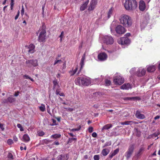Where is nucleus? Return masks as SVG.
I'll return each mask as SVG.
<instances>
[{"label":"nucleus","instance_id":"obj_1","mask_svg":"<svg viewBox=\"0 0 160 160\" xmlns=\"http://www.w3.org/2000/svg\"><path fill=\"white\" fill-rule=\"evenodd\" d=\"M121 23L125 27H129L132 24L131 18L129 16L125 14L121 15L119 18Z\"/></svg>","mask_w":160,"mask_h":160},{"label":"nucleus","instance_id":"obj_2","mask_svg":"<svg viewBox=\"0 0 160 160\" xmlns=\"http://www.w3.org/2000/svg\"><path fill=\"white\" fill-rule=\"evenodd\" d=\"M124 5L127 10L132 11L137 8V3L136 0H125Z\"/></svg>","mask_w":160,"mask_h":160},{"label":"nucleus","instance_id":"obj_3","mask_svg":"<svg viewBox=\"0 0 160 160\" xmlns=\"http://www.w3.org/2000/svg\"><path fill=\"white\" fill-rule=\"evenodd\" d=\"M75 82L77 85L86 86L90 84L91 81L89 78L78 77L75 79Z\"/></svg>","mask_w":160,"mask_h":160},{"label":"nucleus","instance_id":"obj_4","mask_svg":"<svg viewBox=\"0 0 160 160\" xmlns=\"http://www.w3.org/2000/svg\"><path fill=\"white\" fill-rule=\"evenodd\" d=\"M135 149V144H130L128 149L127 151L125 154V156L128 159L130 158L133 153Z\"/></svg>","mask_w":160,"mask_h":160},{"label":"nucleus","instance_id":"obj_5","mask_svg":"<svg viewBox=\"0 0 160 160\" xmlns=\"http://www.w3.org/2000/svg\"><path fill=\"white\" fill-rule=\"evenodd\" d=\"M46 31L45 29H43L41 31L38 38V41L40 42H44L46 38Z\"/></svg>","mask_w":160,"mask_h":160},{"label":"nucleus","instance_id":"obj_6","mask_svg":"<svg viewBox=\"0 0 160 160\" xmlns=\"http://www.w3.org/2000/svg\"><path fill=\"white\" fill-rule=\"evenodd\" d=\"M113 82L116 85H121L124 82V79L122 76L117 75L114 77Z\"/></svg>","mask_w":160,"mask_h":160},{"label":"nucleus","instance_id":"obj_7","mask_svg":"<svg viewBox=\"0 0 160 160\" xmlns=\"http://www.w3.org/2000/svg\"><path fill=\"white\" fill-rule=\"evenodd\" d=\"M130 42V40L127 37L121 38L118 40V43L121 45L128 44Z\"/></svg>","mask_w":160,"mask_h":160},{"label":"nucleus","instance_id":"obj_8","mask_svg":"<svg viewBox=\"0 0 160 160\" xmlns=\"http://www.w3.org/2000/svg\"><path fill=\"white\" fill-rule=\"evenodd\" d=\"M103 42L107 44H112L113 43V39L111 36L106 35L103 38Z\"/></svg>","mask_w":160,"mask_h":160},{"label":"nucleus","instance_id":"obj_9","mask_svg":"<svg viewBox=\"0 0 160 160\" xmlns=\"http://www.w3.org/2000/svg\"><path fill=\"white\" fill-rule=\"evenodd\" d=\"M26 63L28 64V67H36L38 65V60L36 59H31L27 60Z\"/></svg>","mask_w":160,"mask_h":160},{"label":"nucleus","instance_id":"obj_10","mask_svg":"<svg viewBox=\"0 0 160 160\" xmlns=\"http://www.w3.org/2000/svg\"><path fill=\"white\" fill-rule=\"evenodd\" d=\"M116 32L119 34H122L126 32L125 28L121 25L118 26L116 28Z\"/></svg>","mask_w":160,"mask_h":160},{"label":"nucleus","instance_id":"obj_11","mask_svg":"<svg viewBox=\"0 0 160 160\" xmlns=\"http://www.w3.org/2000/svg\"><path fill=\"white\" fill-rule=\"evenodd\" d=\"M145 148L143 145L140 146V148L135 153V156L137 158H139L145 150Z\"/></svg>","mask_w":160,"mask_h":160},{"label":"nucleus","instance_id":"obj_12","mask_svg":"<svg viewBox=\"0 0 160 160\" xmlns=\"http://www.w3.org/2000/svg\"><path fill=\"white\" fill-rule=\"evenodd\" d=\"M150 18L149 17H146L143 18L141 23V26L142 28H145L149 23Z\"/></svg>","mask_w":160,"mask_h":160},{"label":"nucleus","instance_id":"obj_13","mask_svg":"<svg viewBox=\"0 0 160 160\" xmlns=\"http://www.w3.org/2000/svg\"><path fill=\"white\" fill-rule=\"evenodd\" d=\"M146 70L144 68H139L136 72V75L138 77H142L145 75Z\"/></svg>","mask_w":160,"mask_h":160},{"label":"nucleus","instance_id":"obj_14","mask_svg":"<svg viewBox=\"0 0 160 160\" xmlns=\"http://www.w3.org/2000/svg\"><path fill=\"white\" fill-rule=\"evenodd\" d=\"M97 3V0H92L89 6L88 10L92 11L94 10Z\"/></svg>","mask_w":160,"mask_h":160},{"label":"nucleus","instance_id":"obj_15","mask_svg":"<svg viewBox=\"0 0 160 160\" xmlns=\"http://www.w3.org/2000/svg\"><path fill=\"white\" fill-rule=\"evenodd\" d=\"M107 57V55L104 52L101 53L98 55V59L101 61H103L106 60Z\"/></svg>","mask_w":160,"mask_h":160},{"label":"nucleus","instance_id":"obj_16","mask_svg":"<svg viewBox=\"0 0 160 160\" xmlns=\"http://www.w3.org/2000/svg\"><path fill=\"white\" fill-rule=\"evenodd\" d=\"M68 158V156L67 154H62L57 157V160H67Z\"/></svg>","mask_w":160,"mask_h":160},{"label":"nucleus","instance_id":"obj_17","mask_svg":"<svg viewBox=\"0 0 160 160\" xmlns=\"http://www.w3.org/2000/svg\"><path fill=\"white\" fill-rule=\"evenodd\" d=\"M132 88V85L129 83H125L121 86V89H122L128 90L131 89Z\"/></svg>","mask_w":160,"mask_h":160},{"label":"nucleus","instance_id":"obj_18","mask_svg":"<svg viewBox=\"0 0 160 160\" xmlns=\"http://www.w3.org/2000/svg\"><path fill=\"white\" fill-rule=\"evenodd\" d=\"M89 2V0H87L83 2L80 7V10L81 11H84L87 7V5Z\"/></svg>","mask_w":160,"mask_h":160},{"label":"nucleus","instance_id":"obj_19","mask_svg":"<svg viewBox=\"0 0 160 160\" xmlns=\"http://www.w3.org/2000/svg\"><path fill=\"white\" fill-rule=\"evenodd\" d=\"M135 116L137 118L140 119H144L145 118V116L143 114H141L140 112L138 111H136Z\"/></svg>","mask_w":160,"mask_h":160},{"label":"nucleus","instance_id":"obj_20","mask_svg":"<svg viewBox=\"0 0 160 160\" xmlns=\"http://www.w3.org/2000/svg\"><path fill=\"white\" fill-rule=\"evenodd\" d=\"M35 46L33 44H30L28 47V51L30 53H33L34 52Z\"/></svg>","mask_w":160,"mask_h":160},{"label":"nucleus","instance_id":"obj_21","mask_svg":"<svg viewBox=\"0 0 160 160\" xmlns=\"http://www.w3.org/2000/svg\"><path fill=\"white\" fill-rule=\"evenodd\" d=\"M146 8L145 3L143 1H141L139 2V8L140 10L143 11Z\"/></svg>","mask_w":160,"mask_h":160},{"label":"nucleus","instance_id":"obj_22","mask_svg":"<svg viewBox=\"0 0 160 160\" xmlns=\"http://www.w3.org/2000/svg\"><path fill=\"white\" fill-rule=\"evenodd\" d=\"M125 100H140V98L139 97H125L124 98Z\"/></svg>","mask_w":160,"mask_h":160},{"label":"nucleus","instance_id":"obj_23","mask_svg":"<svg viewBox=\"0 0 160 160\" xmlns=\"http://www.w3.org/2000/svg\"><path fill=\"white\" fill-rule=\"evenodd\" d=\"M85 59V54H84L82 57V58L81 59L80 63V65L81 66L80 69H81L82 68L84 65V63Z\"/></svg>","mask_w":160,"mask_h":160},{"label":"nucleus","instance_id":"obj_24","mask_svg":"<svg viewBox=\"0 0 160 160\" xmlns=\"http://www.w3.org/2000/svg\"><path fill=\"white\" fill-rule=\"evenodd\" d=\"M112 127V125L111 124H107L104 125L102 129V131L104 132L105 130H108Z\"/></svg>","mask_w":160,"mask_h":160},{"label":"nucleus","instance_id":"obj_25","mask_svg":"<svg viewBox=\"0 0 160 160\" xmlns=\"http://www.w3.org/2000/svg\"><path fill=\"white\" fill-rule=\"evenodd\" d=\"M155 70V67L154 65L149 66L147 68V71L149 72H152Z\"/></svg>","mask_w":160,"mask_h":160},{"label":"nucleus","instance_id":"obj_26","mask_svg":"<svg viewBox=\"0 0 160 160\" xmlns=\"http://www.w3.org/2000/svg\"><path fill=\"white\" fill-rule=\"evenodd\" d=\"M109 152V150L107 148L103 149L101 152V154L104 156H107Z\"/></svg>","mask_w":160,"mask_h":160},{"label":"nucleus","instance_id":"obj_27","mask_svg":"<svg viewBox=\"0 0 160 160\" xmlns=\"http://www.w3.org/2000/svg\"><path fill=\"white\" fill-rule=\"evenodd\" d=\"M23 140L25 142H28L30 140V138L27 134H24L23 136Z\"/></svg>","mask_w":160,"mask_h":160},{"label":"nucleus","instance_id":"obj_28","mask_svg":"<svg viewBox=\"0 0 160 160\" xmlns=\"http://www.w3.org/2000/svg\"><path fill=\"white\" fill-rule=\"evenodd\" d=\"M134 123V122L132 121H127L122 122L121 124L122 125H132Z\"/></svg>","mask_w":160,"mask_h":160},{"label":"nucleus","instance_id":"obj_29","mask_svg":"<svg viewBox=\"0 0 160 160\" xmlns=\"http://www.w3.org/2000/svg\"><path fill=\"white\" fill-rule=\"evenodd\" d=\"M61 137V135L60 134H55L51 135V138L57 139L60 138Z\"/></svg>","mask_w":160,"mask_h":160},{"label":"nucleus","instance_id":"obj_30","mask_svg":"<svg viewBox=\"0 0 160 160\" xmlns=\"http://www.w3.org/2000/svg\"><path fill=\"white\" fill-rule=\"evenodd\" d=\"M113 12V10L112 8H111L108 11V18H109L112 15V13Z\"/></svg>","mask_w":160,"mask_h":160},{"label":"nucleus","instance_id":"obj_31","mask_svg":"<svg viewBox=\"0 0 160 160\" xmlns=\"http://www.w3.org/2000/svg\"><path fill=\"white\" fill-rule=\"evenodd\" d=\"M77 140V138H69L68 141V143L70 144L73 141H76Z\"/></svg>","mask_w":160,"mask_h":160},{"label":"nucleus","instance_id":"obj_32","mask_svg":"<svg viewBox=\"0 0 160 160\" xmlns=\"http://www.w3.org/2000/svg\"><path fill=\"white\" fill-rule=\"evenodd\" d=\"M56 94L57 95H59L61 96H64L65 95L63 92H60L59 89H57L56 90Z\"/></svg>","mask_w":160,"mask_h":160},{"label":"nucleus","instance_id":"obj_33","mask_svg":"<svg viewBox=\"0 0 160 160\" xmlns=\"http://www.w3.org/2000/svg\"><path fill=\"white\" fill-rule=\"evenodd\" d=\"M51 142V141L47 139H43L42 140L41 143L42 144H48L50 142Z\"/></svg>","mask_w":160,"mask_h":160},{"label":"nucleus","instance_id":"obj_34","mask_svg":"<svg viewBox=\"0 0 160 160\" xmlns=\"http://www.w3.org/2000/svg\"><path fill=\"white\" fill-rule=\"evenodd\" d=\"M39 108L40 110L42 112H44L45 110V107L44 105L43 104H42L41 106L39 107Z\"/></svg>","mask_w":160,"mask_h":160},{"label":"nucleus","instance_id":"obj_35","mask_svg":"<svg viewBox=\"0 0 160 160\" xmlns=\"http://www.w3.org/2000/svg\"><path fill=\"white\" fill-rule=\"evenodd\" d=\"M8 158L9 160H12L14 159L13 156L10 152H9L8 153Z\"/></svg>","mask_w":160,"mask_h":160},{"label":"nucleus","instance_id":"obj_36","mask_svg":"<svg viewBox=\"0 0 160 160\" xmlns=\"http://www.w3.org/2000/svg\"><path fill=\"white\" fill-rule=\"evenodd\" d=\"M15 100V99L12 97H9L8 98V102H12Z\"/></svg>","mask_w":160,"mask_h":160},{"label":"nucleus","instance_id":"obj_37","mask_svg":"<svg viewBox=\"0 0 160 160\" xmlns=\"http://www.w3.org/2000/svg\"><path fill=\"white\" fill-rule=\"evenodd\" d=\"M136 68H132L130 71V72L132 74H135L136 75V72H135Z\"/></svg>","mask_w":160,"mask_h":160},{"label":"nucleus","instance_id":"obj_38","mask_svg":"<svg viewBox=\"0 0 160 160\" xmlns=\"http://www.w3.org/2000/svg\"><path fill=\"white\" fill-rule=\"evenodd\" d=\"M53 83L54 85L53 88H55L57 86H58L57 81L56 80H54Z\"/></svg>","mask_w":160,"mask_h":160},{"label":"nucleus","instance_id":"obj_39","mask_svg":"<svg viewBox=\"0 0 160 160\" xmlns=\"http://www.w3.org/2000/svg\"><path fill=\"white\" fill-rule=\"evenodd\" d=\"M38 133V135L40 136H42L45 134V133L42 131H39Z\"/></svg>","mask_w":160,"mask_h":160},{"label":"nucleus","instance_id":"obj_40","mask_svg":"<svg viewBox=\"0 0 160 160\" xmlns=\"http://www.w3.org/2000/svg\"><path fill=\"white\" fill-rule=\"evenodd\" d=\"M94 160H99L100 159V156L99 155H95L93 157Z\"/></svg>","mask_w":160,"mask_h":160},{"label":"nucleus","instance_id":"obj_41","mask_svg":"<svg viewBox=\"0 0 160 160\" xmlns=\"http://www.w3.org/2000/svg\"><path fill=\"white\" fill-rule=\"evenodd\" d=\"M17 127L20 128V130L21 131H23L24 130L23 129L21 125L20 124H18L17 125Z\"/></svg>","mask_w":160,"mask_h":160},{"label":"nucleus","instance_id":"obj_42","mask_svg":"<svg viewBox=\"0 0 160 160\" xmlns=\"http://www.w3.org/2000/svg\"><path fill=\"white\" fill-rule=\"evenodd\" d=\"M61 62L62 61L61 60H57V58H56V60L55 61L54 65H55L58 63H61Z\"/></svg>","mask_w":160,"mask_h":160},{"label":"nucleus","instance_id":"obj_43","mask_svg":"<svg viewBox=\"0 0 160 160\" xmlns=\"http://www.w3.org/2000/svg\"><path fill=\"white\" fill-rule=\"evenodd\" d=\"M81 126H79V127L78 128L72 129H71V131H72V132L78 131L80 130V129H81Z\"/></svg>","mask_w":160,"mask_h":160},{"label":"nucleus","instance_id":"obj_44","mask_svg":"<svg viewBox=\"0 0 160 160\" xmlns=\"http://www.w3.org/2000/svg\"><path fill=\"white\" fill-rule=\"evenodd\" d=\"M105 84L107 86L111 84V81L110 80L107 79L105 80Z\"/></svg>","mask_w":160,"mask_h":160},{"label":"nucleus","instance_id":"obj_45","mask_svg":"<svg viewBox=\"0 0 160 160\" xmlns=\"http://www.w3.org/2000/svg\"><path fill=\"white\" fill-rule=\"evenodd\" d=\"M12 140L11 139H9L7 140V143L9 145H11L13 143Z\"/></svg>","mask_w":160,"mask_h":160},{"label":"nucleus","instance_id":"obj_46","mask_svg":"<svg viewBox=\"0 0 160 160\" xmlns=\"http://www.w3.org/2000/svg\"><path fill=\"white\" fill-rule=\"evenodd\" d=\"M111 144V143L110 142H107L103 146V147H107L108 146H109Z\"/></svg>","mask_w":160,"mask_h":160},{"label":"nucleus","instance_id":"obj_47","mask_svg":"<svg viewBox=\"0 0 160 160\" xmlns=\"http://www.w3.org/2000/svg\"><path fill=\"white\" fill-rule=\"evenodd\" d=\"M88 131L90 133H91L93 131V128L92 127H90L88 128Z\"/></svg>","mask_w":160,"mask_h":160},{"label":"nucleus","instance_id":"obj_48","mask_svg":"<svg viewBox=\"0 0 160 160\" xmlns=\"http://www.w3.org/2000/svg\"><path fill=\"white\" fill-rule=\"evenodd\" d=\"M52 121L53 123L51 125V126H54L57 125L56 123V121L55 120L52 119Z\"/></svg>","mask_w":160,"mask_h":160},{"label":"nucleus","instance_id":"obj_49","mask_svg":"<svg viewBox=\"0 0 160 160\" xmlns=\"http://www.w3.org/2000/svg\"><path fill=\"white\" fill-rule=\"evenodd\" d=\"M115 154L113 153L112 152H111L110 153L109 155V158H112L114 156H115Z\"/></svg>","mask_w":160,"mask_h":160},{"label":"nucleus","instance_id":"obj_50","mask_svg":"<svg viewBox=\"0 0 160 160\" xmlns=\"http://www.w3.org/2000/svg\"><path fill=\"white\" fill-rule=\"evenodd\" d=\"M119 150L118 149H117L114 150L113 152H112L113 153L115 154V155H116L119 152Z\"/></svg>","mask_w":160,"mask_h":160},{"label":"nucleus","instance_id":"obj_51","mask_svg":"<svg viewBox=\"0 0 160 160\" xmlns=\"http://www.w3.org/2000/svg\"><path fill=\"white\" fill-rule=\"evenodd\" d=\"M19 13H20V12H19V11H18L17 15L15 17V20H17L18 18V17L19 15Z\"/></svg>","mask_w":160,"mask_h":160},{"label":"nucleus","instance_id":"obj_52","mask_svg":"<svg viewBox=\"0 0 160 160\" xmlns=\"http://www.w3.org/2000/svg\"><path fill=\"white\" fill-rule=\"evenodd\" d=\"M0 128L2 131L4 130V128L3 127V125L2 124L0 123Z\"/></svg>","mask_w":160,"mask_h":160},{"label":"nucleus","instance_id":"obj_53","mask_svg":"<svg viewBox=\"0 0 160 160\" xmlns=\"http://www.w3.org/2000/svg\"><path fill=\"white\" fill-rule=\"evenodd\" d=\"M97 136V134L95 132H93L92 134V137H93L94 138L96 137Z\"/></svg>","mask_w":160,"mask_h":160},{"label":"nucleus","instance_id":"obj_54","mask_svg":"<svg viewBox=\"0 0 160 160\" xmlns=\"http://www.w3.org/2000/svg\"><path fill=\"white\" fill-rule=\"evenodd\" d=\"M13 140L16 142L18 141V139L15 136H13Z\"/></svg>","mask_w":160,"mask_h":160},{"label":"nucleus","instance_id":"obj_55","mask_svg":"<svg viewBox=\"0 0 160 160\" xmlns=\"http://www.w3.org/2000/svg\"><path fill=\"white\" fill-rule=\"evenodd\" d=\"M24 8L23 7V6H22V10H21V14L22 15L24 14Z\"/></svg>","mask_w":160,"mask_h":160},{"label":"nucleus","instance_id":"obj_56","mask_svg":"<svg viewBox=\"0 0 160 160\" xmlns=\"http://www.w3.org/2000/svg\"><path fill=\"white\" fill-rule=\"evenodd\" d=\"M63 35V32H62L61 34V35L59 36V37L61 38L60 41H61L62 40V38Z\"/></svg>","mask_w":160,"mask_h":160},{"label":"nucleus","instance_id":"obj_57","mask_svg":"<svg viewBox=\"0 0 160 160\" xmlns=\"http://www.w3.org/2000/svg\"><path fill=\"white\" fill-rule=\"evenodd\" d=\"M100 93L99 92H98L93 93V95L95 96H98L100 95Z\"/></svg>","mask_w":160,"mask_h":160},{"label":"nucleus","instance_id":"obj_58","mask_svg":"<svg viewBox=\"0 0 160 160\" xmlns=\"http://www.w3.org/2000/svg\"><path fill=\"white\" fill-rule=\"evenodd\" d=\"M69 73L71 76H73L75 74L74 72L72 70L70 71Z\"/></svg>","mask_w":160,"mask_h":160},{"label":"nucleus","instance_id":"obj_59","mask_svg":"<svg viewBox=\"0 0 160 160\" xmlns=\"http://www.w3.org/2000/svg\"><path fill=\"white\" fill-rule=\"evenodd\" d=\"M23 77H24L26 79H29L31 78L30 77L28 76V75H24L23 76Z\"/></svg>","mask_w":160,"mask_h":160},{"label":"nucleus","instance_id":"obj_60","mask_svg":"<svg viewBox=\"0 0 160 160\" xmlns=\"http://www.w3.org/2000/svg\"><path fill=\"white\" fill-rule=\"evenodd\" d=\"M56 118L57 119V120H58V121L59 122H60V121L61 118L60 117H58Z\"/></svg>","mask_w":160,"mask_h":160},{"label":"nucleus","instance_id":"obj_61","mask_svg":"<svg viewBox=\"0 0 160 160\" xmlns=\"http://www.w3.org/2000/svg\"><path fill=\"white\" fill-rule=\"evenodd\" d=\"M19 93V92L18 91L17 92H15L14 94V96L15 97H17L18 95V93Z\"/></svg>","mask_w":160,"mask_h":160},{"label":"nucleus","instance_id":"obj_62","mask_svg":"<svg viewBox=\"0 0 160 160\" xmlns=\"http://www.w3.org/2000/svg\"><path fill=\"white\" fill-rule=\"evenodd\" d=\"M3 102L4 103H6L8 102V98L7 99H4L3 100Z\"/></svg>","mask_w":160,"mask_h":160},{"label":"nucleus","instance_id":"obj_63","mask_svg":"<svg viewBox=\"0 0 160 160\" xmlns=\"http://www.w3.org/2000/svg\"><path fill=\"white\" fill-rule=\"evenodd\" d=\"M77 70H78V67H76L75 69H74L73 70H72V71L73 72H74V74H75L76 73V72H77Z\"/></svg>","mask_w":160,"mask_h":160},{"label":"nucleus","instance_id":"obj_64","mask_svg":"<svg viewBox=\"0 0 160 160\" xmlns=\"http://www.w3.org/2000/svg\"><path fill=\"white\" fill-rule=\"evenodd\" d=\"M160 117L159 116L157 115L154 118V119L155 120H157Z\"/></svg>","mask_w":160,"mask_h":160}]
</instances>
